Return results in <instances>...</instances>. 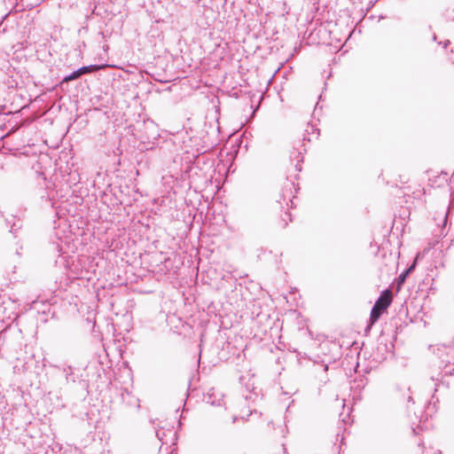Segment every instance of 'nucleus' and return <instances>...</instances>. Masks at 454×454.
<instances>
[{"label": "nucleus", "mask_w": 454, "mask_h": 454, "mask_svg": "<svg viewBox=\"0 0 454 454\" xmlns=\"http://www.w3.org/2000/svg\"><path fill=\"white\" fill-rule=\"evenodd\" d=\"M448 43H449V41H447V42L444 43V48H446V47H447Z\"/></svg>", "instance_id": "12"}, {"label": "nucleus", "mask_w": 454, "mask_h": 454, "mask_svg": "<svg viewBox=\"0 0 454 454\" xmlns=\"http://www.w3.org/2000/svg\"><path fill=\"white\" fill-rule=\"evenodd\" d=\"M70 375H71V373H67V372L66 379H67V380H69V376H70Z\"/></svg>", "instance_id": "11"}, {"label": "nucleus", "mask_w": 454, "mask_h": 454, "mask_svg": "<svg viewBox=\"0 0 454 454\" xmlns=\"http://www.w3.org/2000/svg\"><path fill=\"white\" fill-rule=\"evenodd\" d=\"M80 76H82V74H80V70L77 69V70L72 72L70 74L65 76L62 80V82H68L70 81L79 78Z\"/></svg>", "instance_id": "4"}, {"label": "nucleus", "mask_w": 454, "mask_h": 454, "mask_svg": "<svg viewBox=\"0 0 454 454\" xmlns=\"http://www.w3.org/2000/svg\"><path fill=\"white\" fill-rule=\"evenodd\" d=\"M290 160L294 163L295 169L297 171L301 170V163L303 161L302 153L297 149H294L290 153Z\"/></svg>", "instance_id": "2"}, {"label": "nucleus", "mask_w": 454, "mask_h": 454, "mask_svg": "<svg viewBox=\"0 0 454 454\" xmlns=\"http://www.w3.org/2000/svg\"><path fill=\"white\" fill-rule=\"evenodd\" d=\"M408 274L404 271L398 277V285L403 284Z\"/></svg>", "instance_id": "5"}, {"label": "nucleus", "mask_w": 454, "mask_h": 454, "mask_svg": "<svg viewBox=\"0 0 454 454\" xmlns=\"http://www.w3.org/2000/svg\"><path fill=\"white\" fill-rule=\"evenodd\" d=\"M447 219H448V213L445 212L443 214V220H442V227H445L446 223H447Z\"/></svg>", "instance_id": "6"}, {"label": "nucleus", "mask_w": 454, "mask_h": 454, "mask_svg": "<svg viewBox=\"0 0 454 454\" xmlns=\"http://www.w3.org/2000/svg\"><path fill=\"white\" fill-rule=\"evenodd\" d=\"M407 400H408V403H411V402L412 403H414V402H413V400H412L411 395H408V396H407Z\"/></svg>", "instance_id": "8"}, {"label": "nucleus", "mask_w": 454, "mask_h": 454, "mask_svg": "<svg viewBox=\"0 0 454 454\" xmlns=\"http://www.w3.org/2000/svg\"><path fill=\"white\" fill-rule=\"evenodd\" d=\"M309 129H311L312 130H314L313 126H308V129H306L307 132H309Z\"/></svg>", "instance_id": "9"}, {"label": "nucleus", "mask_w": 454, "mask_h": 454, "mask_svg": "<svg viewBox=\"0 0 454 454\" xmlns=\"http://www.w3.org/2000/svg\"><path fill=\"white\" fill-rule=\"evenodd\" d=\"M156 435L158 436V438H159L160 440H161V438L160 437V435H159V433H158V432L156 433Z\"/></svg>", "instance_id": "14"}, {"label": "nucleus", "mask_w": 454, "mask_h": 454, "mask_svg": "<svg viewBox=\"0 0 454 454\" xmlns=\"http://www.w3.org/2000/svg\"><path fill=\"white\" fill-rule=\"evenodd\" d=\"M391 302L392 292L389 289L384 290L371 310L370 325L368 328L378 321L381 314L390 306Z\"/></svg>", "instance_id": "1"}, {"label": "nucleus", "mask_w": 454, "mask_h": 454, "mask_svg": "<svg viewBox=\"0 0 454 454\" xmlns=\"http://www.w3.org/2000/svg\"><path fill=\"white\" fill-rule=\"evenodd\" d=\"M414 267H415V264H412L411 267H409V268L405 270V272H406L407 274H409V273H410V272L414 269Z\"/></svg>", "instance_id": "7"}, {"label": "nucleus", "mask_w": 454, "mask_h": 454, "mask_svg": "<svg viewBox=\"0 0 454 454\" xmlns=\"http://www.w3.org/2000/svg\"><path fill=\"white\" fill-rule=\"evenodd\" d=\"M419 422L421 423L422 422V417L419 419Z\"/></svg>", "instance_id": "16"}, {"label": "nucleus", "mask_w": 454, "mask_h": 454, "mask_svg": "<svg viewBox=\"0 0 454 454\" xmlns=\"http://www.w3.org/2000/svg\"><path fill=\"white\" fill-rule=\"evenodd\" d=\"M328 370V366L327 365H324V371L326 372Z\"/></svg>", "instance_id": "10"}, {"label": "nucleus", "mask_w": 454, "mask_h": 454, "mask_svg": "<svg viewBox=\"0 0 454 454\" xmlns=\"http://www.w3.org/2000/svg\"><path fill=\"white\" fill-rule=\"evenodd\" d=\"M305 139H307V137H303V140H305ZM308 141H310V138H309V137H308Z\"/></svg>", "instance_id": "13"}, {"label": "nucleus", "mask_w": 454, "mask_h": 454, "mask_svg": "<svg viewBox=\"0 0 454 454\" xmlns=\"http://www.w3.org/2000/svg\"><path fill=\"white\" fill-rule=\"evenodd\" d=\"M78 69L80 70V74L82 75L85 74L96 72L100 69V67L98 65H90V66L82 67Z\"/></svg>", "instance_id": "3"}, {"label": "nucleus", "mask_w": 454, "mask_h": 454, "mask_svg": "<svg viewBox=\"0 0 454 454\" xmlns=\"http://www.w3.org/2000/svg\"><path fill=\"white\" fill-rule=\"evenodd\" d=\"M319 136V131L317 130V134H316V137H317Z\"/></svg>", "instance_id": "15"}]
</instances>
